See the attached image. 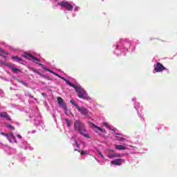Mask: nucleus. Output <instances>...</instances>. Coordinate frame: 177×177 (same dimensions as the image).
Wrapping results in <instances>:
<instances>
[{"label": "nucleus", "instance_id": "1", "mask_svg": "<svg viewBox=\"0 0 177 177\" xmlns=\"http://www.w3.org/2000/svg\"><path fill=\"white\" fill-rule=\"evenodd\" d=\"M62 79L64 81H65L67 85H69V86H72V88H74L80 99H83L84 100H86L88 99V93H86V91H85L82 87H81V86L73 84L70 80H67L64 77H62Z\"/></svg>", "mask_w": 177, "mask_h": 177}, {"label": "nucleus", "instance_id": "2", "mask_svg": "<svg viewBox=\"0 0 177 177\" xmlns=\"http://www.w3.org/2000/svg\"><path fill=\"white\" fill-rule=\"evenodd\" d=\"M74 129L76 132H79L80 135L87 138V139L91 138L89 134L86 133V129L85 128V124L82 123L80 120H75L74 122Z\"/></svg>", "mask_w": 177, "mask_h": 177}, {"label": "nucleus", "instance_id": "3", "mask_svg": "<svg viewBox=\"0 0 177 177\" xmlns=\"http://www.w3.org/2000/svg\"><path fill=\"white\" fill-rule=\"evenodd\" d=\"M76 109L77 111L82 114V115H84V117H88L89 115V111L85 108L84 106H77Z\"/></svg>", "mask_w": 177, "mask_h": 177}, {"label": "nucleus", "instance_id": "4", "mask_svg": "<svg viewBox=\"0 0 177 177\" xmlns=\"http://www.w3.org/2000/svg\"><path fill=\"white\" fill-rule=\"evenodd\" d=\"M58 5H59V6H62V8H66V10L71 11L73 10V9H74V6H73V5L66 1L58 3Z\"/></svg>", "mask_w": 177, "mask_h": 177}, {"label": "nucleus", "instance_id": "5", "mask_svg": "<svg viewBox=\"0 0 177 177\" xmlns=\"http://www.w3.org/2000/svg\"><path fill=\"white\" fill-rule=\"evenodd\" d=\"M164 70H167V68H165L161 63L158 62L156 65H154V71H156V73H161V71H164Z\"/></svg>", "mask_w": 177, "mask_h": 177}, {"label": "nucleus", "instance_id": "6", "mask_svg": "<svg viewBox=\"0 0 177 177\" xmlns=\"http://www.w3.org/2000/svg\"><path fill=\"white\" fill-rule=\"evenodd\" d=\"M24 57H26V59H28L29 60H32V62H34V63H36V62H41V59H37V57L32 56L30 54L25 53L24 55Z\"/></svg>", "mask_w": 177, "mask_h": 177}, {"label": "nucleus", "instance_id": "7", "mask_svg": "<svg viewBox=\"0 0 177 177\" xmlns=\"http://www.w3.org/2000/svg\"><path fill=\"white\" fill-rule=\"evenodd\" d=\"M0 56L3 57L6 60V57H8V53L3 50L2 48H0ZM0 64H6V62L0 60Z\"/></svg>", "mask_w": 177, "mask_h": 177}, {"label": "nucleus", "instance_id": "8", "mask_svg": "<svg viewBox=\"0 0 177 177\" xmlns=\"http://www.w3.org/2000/svg\"><path fill=\"white\" fill-rule=\"evenodd\" d=\"M57 102H58V104H59L61 107L64 109V110H67V106H66V104H64V102L63 101V98L58 97Z\"/></svg>", "mask_w": 177, "mask_h": 177}, {"label": "nucleus", "instance_id": "9", "mask_svg": "<svg viewBox=\"0 0 177 177\" xmlns=\"http://www.w3.org/2000/svg\"><path fill=\"white\" fill-rule=\"evenodd\" d=\"M0 117H1V118H7L8 121H12V118H10V117H9V115H8L7 112L0 113Z\"/></svg>", "mask_w": 177, "mask_h": 177}, {"label": "nucleus", "instance_id": "10", "mask_svg": "<svg viewBox=\"0 0 177 177\" xmlns=\"http://www.w3.org/2000/svg\"><path fill=\"white\" fill-rule=\"evenodd\" d=\"M108 157L111 159L117 158L118 157H124L123 154L121 153H110Z\"/></svg>", "mask_w": 177, "mask_h": 177}, {"label": "nucleus", "instance_id": "11", "mask_svg": "<svg viewBox=\"0 0 177 177\" xmlns=\"http://www.w3.org/2000/svg\"><path fill=\"white\" fill-rule=\"evenodd\" d=\"M111 164H113V165H122V159H116L115 160H111Z\"/></svg>", "mask_w": 177, "mask_h": 177}, {"label": "nucleus", "instance_id": "12", "mask_svg": "<svg viewBox=\"0 0 177 177\" xmlns=\"http://www.w3.org/2000/svg\"><path fill=\"white\" fill-rule=\"evenodd\" d=\"M92 125H93V129H94V131L95 132H97V130L100 131V132H106V130H103L102 128H100V127H97V126H96L93 124Z\"/></svg>", "mask_w": 177, "mask_h": 177}, {"label": "nucleus", "instance_id": "13", "mask_svg": "<svg viewBox=\"0 0 177 177\" xmlns=\"http://www.w3.org/2000/svg\"><path fill=\"white\" fill-rule=\"evenodd\" d=\"M115 149H116V150H127V147L123 145H115Z\"/></svg>", "mask_w": 177, "mask_h": 177}, {"label": "nucleus", "instance_id": "14", "mask_svg": "<svg viewBox=\"0 0 177 177\" xmlns=\"http://www.w3.org/2000/svg\"><path fill=\"white\" fill-rule=\"evenodd\" d=\"M0 135H2V136H5L6 138H7L8 140L12 143V140H10V138H9V134L8 133H5L3 132H1L0 133Z\"/></svg>", "mask_w": 177, "mask_h": 177}, {"label": "nucleus", "instance_id": "15", "mask_svg": "<svg viewBox=\"0 0 177 177\" xmlns=\"http://www.w3.org/2000/svg\"><path fill=\"white\" fill-rule=\"evenodd\" d=\"M46 71H49L50 73H52L54 75H56L57 77H59V78H61L62 80H63L62 77L59 75V74H57V73H54V72L52 71L51 70H50V69H46Z\"/></svg>", "mask_w": 177, "mask_h": 177}, {"label": "nucleus", "instance_id": "16", "mask_svg": "<svg viewBox=\"0 0 177 177\" xmlns=\"http://www.w3.org/2000/svg\"><path fill=\"white\" fill-rule=\"evenodd\" d=\"M12 60H16V62H21V58L13 56L12 57Z\"/></svg>", "mask_w": 177, "mask_h": 177}, {"label": "nucleus", "instance_id": "17", "mask_svg": "<svg viewBox=\"0 0 177 177\" xmlns=\"http://www.w3.org/2000/svg\"><path fill=\"white\" fill-rule=\"evenodd\" d=\"M11 70H12V71H13V73H15V74H17V73H18L19 71H20V69L16 68H15V67H11Z\"/></svg>", "mask_w": 177, "mask_h": 177}, {"label": "nucleus", "instance_id": "18", "mask_svg": "<svg viewBox=\"0 0 177 177\" xmlns=\"http://www.w3.org/2000/svg\"><path fill=\"white\" fill-rule=\"evenodd\" d=\"M66 122L67 127H71V120L68 119H66Z\"/></svg>", "mask_w": 177, "mask_h": 177}, {"label": "nucleus", "instance_id": "19", "mask_svg": "<svg viewBox=\"0 0 177 177\" xmlns=\"http://www.w3.org/2000/svg\"><path fill=\"white\" fill-rule=\"evenodd\" d=\"M71 103L75 107V109H77V106H79L78 104H75V102H74L73 100H71Z\"/></svg>", "mask_w": 177, "mask_h": 177}, {"label": "nucleus", "instance_id": "20", "mask_svg": "<svg viewBox=\"0 0 177 177\" xmlns=\"http://www.w3.org/2000/svg\"><path fill=\"white\" fill-rule=\"evenodd\" d=\"M6 127H7V128H9L10 129L15 130V127L10 125V124H6Z\"/></svg>", "mask_w": 177, "mask_h": 177}, {"label": "nucleus", "instance_id": "21", "mask_svg": "<svg viewBox=\"0 0 177 177\" xmlns=\"http://www.w3.org/2000/svg\"><path fill=\"white\" fill-rule=\"evenodd\" d=\"M75 147H80V144L77 142V140H75V144H73Z\"/></svg>", "mask_w": 177, "mask_h": 177}, {"label": "nucleus", "instance_id": "22", "mask_svg": "<svg viewBox=\"0 0 177 177\" xmlns=\"http://www.w3.org/2000/svg\"><path fill=\"white\" fill-rule=\"evenodd\" d=\"M9 135H10V138H12H12H15V134H13V132H10Z\"/></svg>", "mask_w": 177, "mask_h": 177}, {"label": "nucleus", "instance_id": "23", "mask_svg": "<svg viewBox=\"0 0 177 177\" xmlns=\"http://www.w3.org/2000/svg\"><path fill=\"white\" fill-rule=\"evenodd\" d=\"M18 82H21V84H22L24 85L25 86H27V83H26V82H21V81L19 80Z\"/></svg>", "mask_w": 177, "mask_h": 177}, {"label": "nucleus", "instance_id": "24", "mask_svg": "<svg viewBox=\"0 0 177 177\" xmlns=\"http://www.w3.org/2000/svg\"><path fill=\"white\" fill-rule=\"evenodd\" d=\"M81 156H85V154H86V151H82L80 153Z\"/></svg>", "mask_w": 177, "mask_h": 177}, {"label": "nucleus", "instance_id": "25", "mask_svg": "<svg viewBox=\"0 0 177 177\" xmlns=\"http://www.w3.org/2000/svg\"><path fill=\"white\" fill-rule=\"evenodd\" d=\"M104 127H106V128H108L109 129H110V126H109V124L106 122L104 123Z\"/></svg>", "mask_w": 177, "mask_h": 177}, {"label": "nucleus", "instance_id": "26", "mask_svg": "<svg viewBox=\"0 0 177 177\" xmlns=\"http://www.w3.org/2000/svg\"><path fill=\"white\" fill-rule=\"evenodd\" d=\"M12 139H13L15 143H17V140L16 139L15 136L14 138H12Z\"/></svg>", "mask_w": 177, "mask_h": 177}, {"label": "nucleus", "instance_id": "27", "mask_svg": "<svg viewBox=\"0 0 177 177\" xmlns=\"http://www.w3.org/2000/svg\"><path fill=\"white\" fill-rule=\"evenodd\" d=\"M17 138H19V139H21L22 137H21V135L17 134Z\"/></svg>", "mask_w": 177, "mask_h": 177}, {"label": "nucleus", "instance_id": "28", "mask_svg": "<svg viewBox=\"0 0 177 177\" xmlns=\"http://www.w3.org/2000/svg\"><path fill=\"white\" fill-rule=\"evenodd\" d=\"M100 156L103 158L104 156H103V154H102L101 152H99Z\"/></svg>", "mask_w": 177, "mask_h": 177}, {"label": "nucleus", "instance_id": "29", "mask_svg": "<svg viewBox=\"0 0 177 177\" xmlns=\"http://www.w3.org/2000/svg\"><path fill=\"white\" fill-rule=\"evenodd\" d=\"M74 151H78L79 153H81V151H80L79 149H74Z\"/></svg>", "mask_w": 177, "mask_h": 177}, {"label": "nucleus", "instance_id": "30", "mask_svg": "<svg viewBox=\"0 0 177 177\" xmlns=\"http://www.w3.org/2000/svg\"><path fill=\"white\" fill-rule=\"evenodd\" d=\"M41 95H42V96H46V94H45V93H41Z\"/></svg>", "mask_w": 177, "mask_h": 177}, {"label": "nucleus", "instance_id": "31", "mask_svg": "<svg viewBox=\"0 0 177 177\" xmlns=\"http://www.w3.org/2000/svg\"><path fill=\"white\" fill-rule=\"evenodd\" d=\"M39 75H40L41 74V73H39V72H37Z\"/></svg>", "mask_w": 177, "mask_h": 177}, {"label": "nucleus", "instance_id": "32", "mask_svg": "<svg viewBox=\"0 0 177 177\" xmlns=\"http://www.w3.org/2000/svg\"><path fill=\"white\" fill-rule=\"evenodd\" d=\"M58 0H55V2H57Z\"/></svg>", "mask_w": 177, "mask_h": 177}, {"label": "nucleus", "instance_id": "33", "mask_svg": "<svg viewBox=\"0 0 177 177\" xmlns=\"http://www.w3.org/2000/svg\"><path fill=\"white\" fill-rule=\"evenodd\" d=\"M115 135H119V134L118 133H116Z\"/></svg>", "mask_w": 177, "mask_h": 177}, {"label": "nucleus", "instance_id": "34", "mask_svg": "<svg viewBox=\"0 0 177 177\" xmlns=\"http://www.w3.org/2000/svg\"><path fill=\"white\" fill-rule=\"evenodd\" d=\"M39 66H41V64H39Z\"/></svg>", "mask_w": 177, "mask_h": 177}, {"label": "nucleus", "instance_id": "35", "mask_svg": "<svg viewBox=\"0 0 177 177\" xmlns=\"http://www.w3.org/2000/svg\"><path fill=\"white\" fill-rule=\"evenodd\" d=\"M121 140H124V138H121Z\"/></svg>", "mask_w": 177, "mask_h": 177}]
</instances>
